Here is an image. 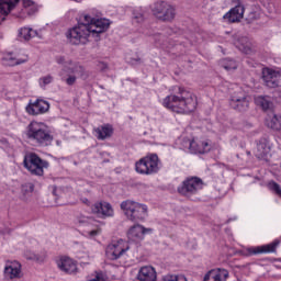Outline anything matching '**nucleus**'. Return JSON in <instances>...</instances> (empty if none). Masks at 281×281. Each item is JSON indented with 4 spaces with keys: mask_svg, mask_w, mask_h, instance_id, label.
<instances>
[{
    "mask_svg": "<svg viewBox=\"0 0 281 281\" xmlns=\"http://www.w3.org/2000/svg\"><path fill=\"white\" fill-rule=\"evenodd\" d=\"M26 139L36 148H48L54 144V134L47 124L32 121L25 130Z\"/></svg>",
    "mask_w": 281,
    "mask_h": 281,
    "instance_id": "7ed1b4c3",
    "label": "nucleus"
},
{
    "mask_svg": "<svg viewBox=\"0 0 281 281\" xmlns=\"http://www.w3.org/2000/svg\"><path fill=\"white\" fill-rule=\"evenodd\" d=\"M131 249L128 241L124 239H119L116 241L110 243L105 248V256L108 260H120L126 251Z\"/></svg>",
    "mask_w": 281,
    "mask_h": 281,
    "instance_id": "6e6552de",
    "label": "nucleus"
},
{
    "mask_svg": "<svg viewBox=\"0 0 281 281\" xmlns=\"http://www.w3.org/2000/svg\"><path fill=\"white\" fill-rule=\"evenodd\" d=\"M92 214H95L99 218H110L113 216V206L109 202H95L91 205Z\"/></svg>",
    "mask_w": 281,
    "mask_h": 281,
    "instance_id": "4468645a",
    "label": "nucleus"
},
{
    "mask_svg": "<svg viewBox=\"0 0 281 281\" xmlns=\"http://www.w3.org/2000/svg\"><path fill=\"white\" fill-rule=\"evenodd\" d=\"M245 16V5L238 1L237 4L226 12L223 16L228 23H240V20Z\"/></svg>",
    "mask_w": 281,
    "mask_h": 281,
    "instance_id": "dca6fc26",
    "label": "nucleus"
},
{
    "mask_svg": "<svg viewBox=\"0 0 281 281\" xmlns=\"http://www.w3.org/2000/svg\"><path fill=\"white\" fill-rule=\"evenodd\" d=\"M56 63L64 66L59 72V77L61 82H65L68 87H74V85H76L78 80V77L76 76H79V78H82L83 80L89 78V72H87V69L80 63L71 60L67 61L63 56H57Z\"/></svg>",
    "mask_w": 281,
    "mask_h": 281,
    "instance_id": "20e7f679",
    "label": "nucleus"
},
{
    "mask_svg": "<svg viewBox=\"0 0 281 281\" xmlns=\"http://www.w3.org/2000/svg\"><path fill=\"white\" fill-rule=\"evenodd\" d=\"M268 189L281 199V187L278 182L273 180L269 181Z\"/></svg>",
    "mask_w": 281,
    "mask_h": 281,
    "instance_id": "473e14b6",
    "label": "nucleus"
},
{
    "mask_svg": "<svg viewBox=\"0 0 281 281\" xmlns=\"http://www.w3.org/2000/svg\"><path fill=\"white\" fill-rule=\"evenodd\" d=\"M114 128L113 125L105 123L100 125L93 130V135L99 139V142H104V139H109L113 137Z\"/></svg>",
    "mask_w": 281,
    "mask_h": 281,
    "instance_id": "412c9836",
    "label": "nucleus"
},
{
    "mask_svg": "<svg viewBox=\"0 0 281 281\" xmlns=\"http://www.w3.org/2000/svg\"><path fill=\"white\" fill-rule=\"evenodd\" d=\"M54 82V77L52 75L44 76L40 78V87L45 89L47 85H52Z\"/></svg>",
    "mask_w": 281,
    "mask_h": 281,
    "instance_id": "72a5a7b5",
    "label": "nucleus"
},
{
    "mask_svg": "<svg viewBox=\"0 0 281 281\" xmlns=\"http://www.w3.org/2000/svg\"><path fill=\"white\" fill-rule=\"evenodd\" d=\"M81 201L85 203V205H91V202L87 198H83Z\"/></svg>",
    "mask_w": 281,
    "mask_h": 281,
    "instance_id": "a19ab883",
    "label": "nucleus"
},
{
    "mask_svg": "<svg viewBox=\"0 0 281 281\" xmlns=\"http://www.w3.org/2000/svg\"><path fill=\"white\" fill-rule=\"evenodd\" d=\"M270 150H271V147H269L267 139L265 138L259 139V142L257 143L256 158L267 159V156L269 155Z\"/></svg>",
    "mask_w": 281,
    "mask_h": 281,
    "instance_id": "393cba45",
    "label": "nucleus"
},
{
    "mask_svg": "<svg viewBox=\"0 0 281 281\" xmlns=\"http://www.w3.org/2000/svg\"><path fill=\"white\" fill-rule=\"evenodd\" d=\"M221 66L226 69V71H232V69H238V64L234 59H223Z\"/></svg>",
    "mask_w": 281,
    "mask_h": 281,
    "instance_id": "7c9ffc66",
    "label": "nucleus"
},
{
    "mask_svg": "<svg viewBox=\"0 0 281 281\" xmlns=\"http://www.w3.org/2000/svg\"><path fill=\"white\" fill-rule=\"evenodd\" d=\"M110 25L111 22L106 19H95L85 14L78 25L66 32V38L70 45H87L90 36L100 41V34H104Z\"/></svg>",
    "mask_w": 281,
    "mask_h": 281,
    "instance_id": "f257e3e1",
    "label": "nucleus"
},
{
    "mask_svg": "<svg viewBox=\"0 0 281 281\" xmlns=\"http://www.w3.org/2000/svg\"><path fill=\"white\" fill-rule=\"evenodd\" d=\"M160 166L161 160L159 159V156L155 153H149L135 162V170L137 175L151 177L161 170Z\"/></svg>",
    "mask_w": 281,
    "mask_h": 281,
    "instance_id": "39448f33",
    "label": "nucleus"
},
{
    "mask_svg": "<svg viewBox=\"0 0 281 281\" xmlns=\"http://www.w3.org/2000/svg\"><path fill=\"white\" fill-rule=\"evenodd\" d=\"M255 104L257 106H260L262 111H269L273 106V102H271V99H269V97H262V95L255 98Z\"/></svg>",
    "mask_w": 281,
    "mask_h": 281,
    "instance_id": "c85d7f7f",
    "label": "nucleus"
},
{
    "mask_svg": "<svg viewBox=\"0 0 281 281\" xmlns=\"http://www.w3.org/2000/svg\"><path fill=\"white\" fill-rule=\"evenodd\" d=\"M21 0H1L0 1V12L8 16V14L16 8V3Z\"/></svg>",
    "mask_w": 281,
    "mask_h": 281,
    "instance_id": "cd10ccee",
    "label": "nucleus"
},
{
    "mask_svg": "<svg viewBox=\"0 0 281 281\" xmlns=\"http://www.w3.org/2000/svg\"><path fill=\"white\" fill-rule=\"evenodd\" d=\"M139 281H157V271L153 266H144L139 269L137 274Z\"/></svg>",
    "mask_w": 281,
    "mask_h": 281,
    "instance_id": "b1692460",
    "label": "nucleus"
},
{
    "mask_svg": "<svg viewBox=\"0 0 281 281\" xmlns=\"http://www.w3.org/2000/svg\"><path fill=\"white\" fill-rule=\"evenodd\" d=\"M200 190H203V180L199 177H189L178 187V192L182 196H193Z\"/></svg>",
    "mask_w": 281,
    "mask_h": 281,
    "instance_id": "1a4fd4ad",
    "label": "nucleus"
},
{
    "mask_svg": "<svg viewBox=\"0 0 281 281\" xmlns=\"http://www.w3.org/2000/svg\"><path fill=\"white\" fill-rule=\"evenodd\" d=\"M164 109L178 115H188L196 111L199 100L194 92L183 86H173L169 95L161 101Z\"/></svg>",
    "mask_w": 281,
    "mask_h": 281,
    "instance_id": "f03ea898",
    "label": "nucleus"
},
{
    "mask_svg": "<svg viewBox=\"0 0 281 281\" xmlns=\"http://www.w3.org/2000/svg\"><path fill=\"white\" fill-rule=\"evenodd\" d=\"M134 21H136V23H142V21H144V15H142V14L135 15Z\"/></svg>",
    "mask_w": 281,
    "mask_h": 281,
    "instance_id": "58836bf2",
    "label": "nucleus"
},
{
    "mask_svg": "<svg viewBox=\"0 0 281 281\" xmlns=\"http://www.w3.org/2000/svg\"><path fill=\"white\" fill-rule=\"evenodd\" d=\"M121 210L124 212L126 218L133 223L146 221L148 216V206L132 200H125L121 203Z\"/></svg>",
    "mask_w": 281,
    "mask_h": 281,
    "instance_id": "423d86ee",
    "label": "nucleus"
},
{
    "mask_svg": "<svg viewBox=\"0 0 281 281\" xmlns=\"http://www.w3.org/2000/svg\"><path fill=\"white\" fill-rule=\"evenodd\" d=\"M151 12L159 21H172L175 19V7L166 1L154 3Z\"/></svg>",
    "mask_w": 281,
    "mask_h": 281,
    "instance_id": "9d476101",
    "label": "nucleus"
},
{
    "mask_svg": "<svg viewBox=\"0 0 281 281\" xmlns=\"http://www.w3.org/2000/svg\"><path fill=\"white\" fill-rule=\"evenodd\" d=\"M19 34L21 38H24V41H30V38H34V36H36V31L30 27H22Z\"/></svg>",
    "mask_w": 281,
    "mask_h": 281,
    "instance_id": "c756f323",
    "label": "nucleus"
},
{
    "mask_svg": "<svg viewBox=\"0 0 281 281\" xmlns=\"http://www.w3.org/2000/svg\"><path fill=\"white\" fill-rule=\"evenodd\" d=\"M238 49L244 54H251V48L249 46H238Z\"/></svg>",
    "mask_w": 281,
    "mask_h": 281,
    "instance_id": "4c0bfd02",
    "label": "nucleus"
},
{
    "mask_svg": "<svg viewBox=\"0 0 281 281\" xmlns=\"http://www.w3.org/2000/svg\"><path fill=\"white\" fill-rule=\"evenodd\" d=\"M229 106L235 111H247L249 109V97L243 89H238L231 94Z\"/></svg>",
    "mask_w": 281,
    "mask_h": 281,
    "instance_id": "9b49d317",
    "label": "nucleus"
},
{
    "mask_svg": "<svg viewBox=\"0 0 281 281\" xmlns=\"http://www.w3.org/2000/svg\"><path fill=\"white\" fill-rule=\"evenodd\" d=\"M153 232L151 228H146L143 225L135 224L127 232L128 240H133V243H139V240H144V236L146 234H150Z\"/></svg>",
    "mask_w": 281,
    "mask_h": 281,
    "instance_id": "f3484780",
    "label": "nucleus"
},
{
    "mask_svg": "<svg viewBox=\"0 0 281 281\" xmlns=\"http://www.w3.org/2000/svg\"><path fill=\"white\" fill-rule=\"evenodd\" d=\"M262 80H263L266 87H269V89H277V87H281L280 72H278L271 68H263Z\"/></svg>",
    "mask_w": 281,
    "mask_h": 281,
    "instance_id": "ddd939ff",
    "label": "nucleus"
},
{
    "mask_svg": "<svg viewBox=\"0 0 281 281\" xmlns=\"http://www.w3.org/2000/svg\"><path fill=\"white\" fill-rule=\"evenodd\" d=\"M23 8L30 14H34L36 12V3L32 0H23Z\"/></svg>",
    "mask_w": 281,
    "mask_h": 281,
    "instance_id": "2f4dec72",
    "label": "nucleus"
},
{
    "mask_svg": "<svg viewBox=\"0 0 281 281\" xmlns=\"http://www.w3.org/2000/svg\"><path fill=\"white\" fill-rule=\"evenodd\" d=\"M24 168L35 177H43L45 170L49 168V161L41 158L36 153H30L24 157Z\"/></svg>",
    "mask_w": 281,
    "mask_h": 281,
    "instance_id": "0eeeda50",
    "label": "nucleus"
},
{
    "mask_svg": "<svg viewBox=\"0 0 281 281\" xmlns=\"http://www.w3.org/2000/svg\"><path fill=\"white\" fill-rule=\"evenodd\" d=\"M139 60H142V59H140V58H137V59H136V63H139Z\"/></svg>",
    "mask_w": 281,
    "mask_h": 281,
    "instance_id": "37998d69",
    "label": "nucleus"
},
{
    "mask_svg": "<svg viewBox=\"0 0 281 281\" xmlns=\"http://www.w3.org/2000/svg\"><path fill=\"white\" fill-rule=\"evenodd\" d=\"M97 67L100 69V71H105V69H109V65L104 61H99Z\"/></svg>",
    "mask_w": 281,
    "mask_h": 281,
    "instance_id": "e433bc0d",
    "label": "nucleus"
},
{
    "mask_svg": "<svg viewBox=\"0 0 281 281\" xmlns=\"http://www.w3.org/2000/svg\"><path fill=\"white\" fill-rule=\"evenodd\" d=\"M4 65H9V67H14L16 65H23V63H27V56L24 55L23 57H15L12 53H8L3 57Z\"/></svg>",
    "mask_w": 281,
    "mask_h": 281,
    "instance_id": "a878e982",
    "label": "nucleus"
},
{
    "mask_svg": "<svg viewBox=\"0 0 281 281\" xmlns=\"http://www.w3.org/2000/svg\"><path fill=\"white\" fill-rule=\"evenodd\" d=\"M57 268L63 273H67L68 276H74L78 273V262L70 257L61 256L56 260Z\"/></svg>",
    "mask_w": 281,
    "mask_h": 281,
    "instance_id": "f8f14e48",
    "label": "nucleus"
},
{
    "mask_svg": "<svg viewBox=\"0 0 281 281\" xmlns=\"http://www.w3.org/2000/svg\"><path fill=\"white\" fill-rule=\"evenodd\" d=\"M57 192H58V189L55 187L54 190H53L54 196H57V194H56Z\"/></svg>",
    "mask_w": 281,
    "mask_h": 281,
    "instance_id": "79ce46f5",
    "label": "nucleus"
},
{
    "mask_svg": "<svg viewBox=\"0 0 281 281\" xmlns=\"http://www.w3.org/2000/svg\"><path fill=\"white\" fill-rule=\"evenodd\" d=\"M266 125L268 128H272V131H281V115L268 114Z\"/></svg>",
    "mask_w": 281,
    "mask_h": 281,
    "instance_id": "bb28decb",
    "label": "nucleus"
},
{
    "mask_svg": "<svg viewBox=\"0 0 281 281\" xmlns=\"http://www.w3.org/2000/svg\"><path fill=\"white\" fill-rule=\"evenodd\" d=\"M278 245H280V240L277 239L270 244L254 247L250 249V252L254 254V256H258L260 254H276Z\"/></svg>",
    "mask_w": 281,
    "mask_h": 281,
    "instance_id": "5701e85b",
    "label": "nucleus"
},
{
    "mask_svg": "<svg viewBox=\"0 0 281 281\" xmlns=\"http://www.w3.org/2000/svg\"><path fill=\"white\" fill-rule=\"evenodd\" d=\"M162 281H188V278L183 276L167 274L162 278Z\"/></svg>",
    "mask_w": 281,
    "mask_h": 281,
    "instance_id": "c9c22d12",
    "label": "nucleus"
},
{
    "mask_svg": "<svg viewBox=\"0 0 281 281\" xmlns=\"http://www.w3.org/2000/svg\"><path fill=\"white\" fill-rule=\"evenodd\" d=\"M89 281H109V277L103 271H95L94 278Z\"/></svg>",
    "mask_w": 281,
    "mask_h": 281,
    "instance_id": "f704fd0d",
    "label": "nucleus"
},
{
    "mask_svg": "<svg viewBox=\"0 0 281 281\" xmlns=\"http://www.w3.org/2000/svg\"><path fill=\"white\" fill-rule=\"evenodd\" d=\"M25 188H29V192H34V184L29 183V184L23 186V189H25Z\"/></svg>",
    "mask_w": 281,
    "mask_h": 281,
    "instance_id": "ea45409f",
    "label": "nucleus"
},
{
    "mask_svg": "<svg viewBox=\"0 0 281 281\" xmlns=\"http://www.w3.org/2000/svg\"><path fill=\"white\" fill-rule=\"evenodd\" d=\"M189 150L193 155H205V153H210V143L207 140H189Z\"/></svg>",
    "mask_w": 281,
    "mask_h": 281,
    "instance_id": "aec40b11",
    "label": "nucleus"
},
{
    "mask_svg": "<svg viewBox=\"0 0 281 281\" xmlns=\"http://www.w3.org/2000/svg\"><path fill=\"white\" fill-rule=\"evenodd\" d=\"M21 277V262L8 261L4 267V278L7 280H15Z\"/></svg>",
    "mask_w": 281,
    "mask_h": 281,
    "instance_id": "4be33fe9",
    "label": "nucleus"
},
{
    "mask_svg": "<svg viewBox=\"0 0 281 281\" xmlns=\"http://www.w3.org/2000/svg\"><path fill=\"white\" fill-rule=\"evenodd\" d=\"M47 111H49V102L42 99H37L26 106L29 115H43V113H47Z\"/></svg>",
    "mask_w": 281,
    "mask_h": 281,
    "instance_id": "6ab92c4d",
    "label": "nucleus"
},
{
    "mask_svg": "<svg viewBox=\"0 0 281 281\" xmlns=\"http://www.w3.org/2000/svg\"><path fill=\"white\" fill-rule=\"evenodd\" d=\"M76 222L79 225H82L83 227L91 225L93 228L88 232V236L90 238H94V236H98L101 234L102 228H100V225H98V221H95L93 217L85 216L82 214H79L76 217Z\"/></svg>",
    "mask_w": 281,
    "mask_h": 281,
    "instance_id": "2eb2a0df",
    "label": "nucleus"
},
{
    "mask_svg": "<svg viewBox=\"0 0 281 281\" xmlns=\"http://www.w3.org/2000/svg\"><path fill=\"white\" fill-rule=\"evenodd\" d=\"M229 271L225 268H214L209 270L203 278V281H227Z\"/></svg>",
    "mask_w": 281,
    "mask_h": 281,
    "instance_id": "a211bd4d",
    "label": "nucleus"
}]
</instances>
